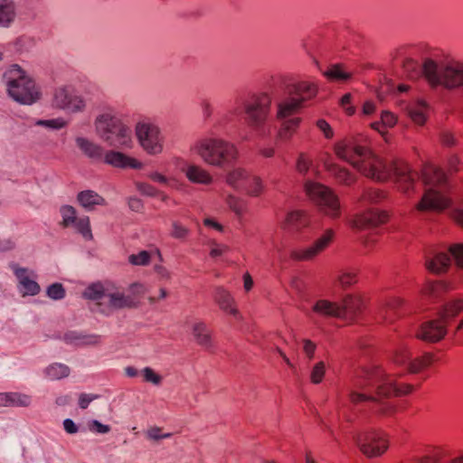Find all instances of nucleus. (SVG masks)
<instances>
[{"label":"nucleus","instance_id":"1","mask_svg":"<svg viewBox=\"0 0 463 463\" xmlns=\"http://www.w3.org/2000/svg\"><path fill=\"white\" fill-rule=\"evenodd\" d=\"M335 153L340 159L355 167L364 176L385 181L393 176L399 189L409 192L419 179V174L402 159L392 161L391 165L374 155L362 137H349L335 145Z\"/></svg>","mask_w":463,"mask_h":463},{"label":"nucleus","instance_id":"2","mask_svg":"<svg viewBox=\"0 0 463 463\" xmlns=\"http://www.w3.org/2000/svg\"><path fill=\"white\" fill-rule=\"evenodd\" d=\"M363 383L355 385L363 390L373 388L372 392H359L353 391L349 394V401L354 404L372 402L373 409L383 416H392L397 412V407L390 402H380L381 399L401 397L412 393L416 387L413 384L400 382L389 375L382 367H373L364 373Z\"/></svg>","mask_w":463,"mask_h":463},{"label":"nucleus","instance_id":"3","mask_svg":"<svg viewBox=\"0 0 463 463\" xmlns=\"http://www.w3.org/2000/svg\"><path fill=\"white\" fill-rule=\"evenodd\" d=\"M7 91L17 102L30 105L40 98V91L34 80L17 64L11 65L5 72Z\"/></svg>","mask_w":463,"mask_h":463},{"label":"nucleus","instance_id":"4","mask_svg":"<svg viewBox=\"0 0 463 463\" xmlns=\"http://www.w3.org/2000/svg\"><path fill=\"white\" fill-rule=\"evenodd\" d=\"M96 130L109 146L129 148L132 146L131 130L111 111L99 115L95 121Z\"/></svg>","mask_w":463,"mask_h":463},{"label":"nucleus","instance_id":"5","mask_svg":"<svg viewBox=\"0 0 463 463\" xmlns=\"http://www.w3.org/2000/svg\"><path fill=\"white\" fill-rule=\"evenodd\" d=\"M423 75L432 87L443 86L447 89L463 88V64L449 62L438 65L433 60L427 59L422 66Z\"/></svg>","mask_w":463,"mask_h":463},{"label":"nucleus","instance_id":"6","mask_svg":"<svg viewBox=\"0 0 463 463\" xmlns=\"http://www.w3.org/2000/svg\"><path fill=\"white\" fill-rule=\"evenodd\" d=\"M76 144L85 156L94 161L104 162L113 167L118 168L129 167L133 169H140L142 167L141 162L120 152L111 150L104 153L103 148L99 145H97L85 137H78L76 139Z\"/></svg>","mask_w":463,"mask_h":463},{"label":"nucleus","instance_id":"7","mask_svg":"<svg viewBox=\"0 0 463 463\" xmlns=\"http://www.w3.org/2000/svg\"><path fill=\"white\" fill-rule=\"evenodd\" d=\"M317 84L309 81H298L287 87L289 98L279 104L278 118H287L298 114L304 103L317 93Z\"/></svg>","mask_w":463,"mask_h":463},{"label":"nucleus","instance_id":"8","mask_svg":"<svg viewBox=\"0 0 463 463\" xmlns=\"http://www.w3.org/2000/svg\"><path fill=\"white\" fill-rule=\"evenodd\" d=\"M195 152L212 165L223 167L230 161V144L219 137H205L194 145Z\"/></svg>","mask_w":463,"mask_h":463},{"label":"nucleus","instance_id":"9","mask_svg":"<svg viewBox=\"0 0 463 463\" xmlns=\"http://www.w3.org/2000/svg\"><path fill=\"white\" fill-rule=\"evenodd\" d=\"M307 194L314 201L326 215L338 218L341 214L338 197L327 186L308 182L305 184Z\"/></svg>","mask_w":463,"mask_h":463},{"label":"nucleus","instance_id":"10","mask_svg":"<svg viewBox=\"0 0 463 463\" xmlns=\"http://www.w3.org/2000/svg\"><path fill=\"white\" fill-rule=\"evenodd\" d=\"M136 136L140 146L151 156L159 155L164 150L165 137L158 126L149 121L138 122Z\"/></svg>","mask_w":463,"mask_h":463},{"label":"nucleus","instance_id":"11","mask_svg":"<svg viewBox=\"0 0 463 463\" xmlns=\"http://www.w3.org/2000/svg\"><path fill=\"white\" fill-rule=\"evenodd\" d=\"M357 445L361 452L367 458L380 457L390 446L388 435L382 430H369L358 434Z\"/></svg>","mask_w":463,"mask_h":463},{"label":"nucleus","instance_id":"12","mask_svg":"<svg viewBox=\"0 0 463 463\" xmlns=\"http://www.w3.org/2000/svg\"><path fill=\"white\" fill-rule=\"evenodd\" d=\"M52 102L53 106L70 112L82 111L86 106L83 98L71 86L56 89Z\"/></svg>","mask_w":463,"mask_h":463},{"label":"nucleus","instance_id":"13","mask_svg":"<svg viewBox=\"0 0 463 463\" xmlns=\"http://www.w3.org/2000/svg\"><path fill=\"white\" fill-rule=\"evenodd\" d=\"M270 104L271 98L266 93L252 97L245 109L247 118L251 126L259 127L266 121Z\"/></svg>","mask_w":463,"mask_h":463},{"label":"nucleus","instance_id":"14","mask_svg":"<svg viewBox=\"0 0 463 463\" xmlns=\"http://www.w3.org/2000/svg\"><path fill=\"white\" fill-rule=\"evenodd\" d=\"M334 237L335 232L332 229H327L322 234V236L313 243V245L307 248L293 250L290 251L289 257L291 260L297 261H307L313 260L331 244Z\"/></svg>","mask_w":463,"mask_h":463},{"label":"nucleus","instance_id":"15","mask_svg":"<svg viewBox=\"0 0 463 463\" xmlns=\"http://www.w3.org/2000/svg\"><path fill=\"white\" fill-rule=\"evenodd\" d=\"M99 306H104L100 311L106 315H109L114 310L132 307L135 305L134 299L124 293V291L116 287L113 283L109 282V288H107L106 299L104 302H99Z\"/></svg>","mask_w":463,"mask_h":463},{"label":"nucleus","instance_id":"16","mask_svg":"<svg viewBox=\"0 0 463 463\" xmlns=\"http://www.w3.org/2000/svg\"><path fill=\"white\" fill-rule=\"evenodd\" d=\"M233 190H240L248 195L258 196L263 190L261 180L241 168L233 169Z\"/></svg>","mask_w":463,"mask_h":463},{"label":"nucleus","instance_id":"17","mask_svg":"<svg viewBox=\"0 0 463 463\" xmlns=\"http://www.w3.org/2000/svg\"><path fill=\"white\" fill-rule=\"evenodd\" d=\"M447 335V325L440 319H432L420 325L417 338L429 343H438Z\"/></svg>","mask_w":463,"mask_h":463},{"label":"nucleus","instance_id":"18","mask_svg":"<svg viewBox=\"0 0 463 463\" xmlns=\"http://www.w3.org/2000/svg\"><path fill=\"white\" fill-rule=\"evenodd\" d=\"M388 221V214L378 209H369L354 216V227L357 229H368L385 223Z\"/></svg>","mask_w":463,"mask_h":463},{"label":"nucleus","instance_id":"19","mask_svg":"<svg viewBox=\"0 0 463 463\" xmlns=\"http://www.w3.org/2000/svg\"><path fill=\"white\" fill-rule=\"evenodd\" d=\"M449 205V200L440 191L429 189L417 205L420 211L442 210Z\"/></svg>","mask_w":463,"mask_h":463},{"label":"nucleus","instance_id":"20","mask_svg":"<svg viewBox=\"0 0 463 463\" xmlns=\"http://www.w3.org/2000/svg\"><path fill=\"white\" fill-rule=\"evenodd\" d=\"M14 272L19 281L23 296H35L40 292L39 284L31 278L27 269L14 266Z\"/></svg>","mask_w":463,"mask_h":463},{"label":"nucleus","instance_id":"21","mask_svg":"<svg viewBox=\"0 0 463 463\" xmlns=\"http://www.w3.org/2000/svg\"><path fill=\"white\" fill-rule=\"evenodd\" d=\"M421 178L425 184L439 188L446 186L447 176L444 171L431 164L425 165L421 171Z\"/></svg>","mask_w":463,"mask_h":463},{"label":"nucleus","instance_id":"22","mask_svg":"<svg viewBox=\"0 0 463 463\" xmlns=\"http://www.w3.org/2000/svg\"><path fill=\"white\" fill-rule=\"evenodd\" d=\"M403 303V299L399 297L388 298L381 307L379 316L384 322L392 323L400 317V308Z\"/></svg>","mask_w":463,"mask_h":463},{"label":"nucleus","instance_id":"23","mask_svg":"<svg viewBox=\"0 0 463 463\" xmlns=\"http://www.w3.org/2000/svg\"><path fill=\"white\" fill-rule=\"evenodd\" d=\"M340 308L342 309V317H353L362 313L364 303L358 295H347L343 298Z\"/></svg>","mask_w":463,"mask_h":463},{"label":"nucleus","instance_id":"24","mask_svg":"<svg viewBox=\"0 0 463 463\" xmlns=\"http://www.w3.org/2000/svg\"><path fill=\"white\" fill-rule=\"evenodd\" d=\"M450 256L449 252H438L428 258L425 263L427 269L434 274L446 272L451 264Z\"/></svg>","mask_w":463,"mask_h":463},{"label":"nucleus","instance_id":"25","mask_svg":"<svg viewBox=\"0 0 463 463\" xmlns=\"http://www.w3.org/2000/svg\"><path fill=\"white\" fill-rule=\"evenodd\" d=\"M77 201L86 210L92 211L96 206L106 205V200L92 190L81 191L77 195Z\"/></svg>","mask_w":463,"mask_h":463},{"label":"nucleus","instance_id":"26","mask_svg":"<svg viewBox=\"0 0 463 463\" xmlns=\"http://www.w3.org/2000/svg\"><path fill=\"white\" fill-rule=\"evenodd\" d=\"M312 310L314 313L324 317H342L340 304L327 299L317 300L314 304Z\"/></svg>","mask_w":463,"mask_h":463},{"label":"nucleus","instance_id":"27","mask_svg":"<svg viewBox=\"0 0 463 463\" xmlns=\"http://www.w3.org/2000/svg\"><path fill=\"white\" fill-rule=\"evenodd\" d=\"M184 172L187 179L194 184L207 185L213 183L211 174L200 165H188Z\"/></svg>","mask_w":463,"mask_h":463},{"label":"nucleus","instance_id":"28","mask_svg":"<svg viewBox=\"0 0 463 463\" xmlns=\"http://www.w3.org/2000/svg\"><path fill=\"white\" fill-rule=\"evenodd\" d=\"M309 224V218L306 212L297 210L288 213L284 226L289 231H300Z\"/></svg>","mask_w":463,"mask_h":463},{"label":"nucleus","instance_id":"29","mask_svg":"<svg viewBox=\"0 0 463 463\" xmlns=\"http://www.w3.org/2000/svg\"><path fill=\"white\" fill-rule=\"evenodd\" d=\"M461 312H463V299H454L442 306L439 311V318L447 325L449 320L454 319Z\"/></svg>","mask_w":463,"mask_h":463},{"label":"nucleus","instance_id":"30","mask_svg":"<svg viewBox=\"0 0 463 463\" xmlns=\"http://www.w3.org/2000/svg\"><path fill=\"white\" fill-rule=\"evenodd\" d=\"M193 336L195 342L205 349L212 347V335L209 328L203 322H195L193 325Z\"/></svg>","mask_w":463,"mask_h":463},{"label":"nucleus","instance_id":"31","mask_svg":"<svg viewBox=\"0 0 463 463\" xmlns=\"http://www.w3.org/2000/svg\"><path fill=\"white\" fill-rule=\"evenodd\" d=\"M446 290V285L441 280L426 281L421 288V297L431 301L438 299Z\"/></svg>","mask_w":463,"mask_h":463},{"label":"nucleus","instance_id":"32","mask_svg":"<svg viewBox=\"0 0 463 463\" xmlns=\"http://www.w3.org/2000/svg\"><path fill=\"white\" fill-rule=\"evenodd\" d=\"M109 282H96L92 283L86 288L83 292V297L87 299L104 302L107 295V288H109Z\"/></svg>","mask_w":463,"mask_h":463},{"label":"nucleus","instance_id":"33","mask_svg":"<svg viewBox=\"0 0 463 463\" xmlns=\"http://www.w3.org/2000/svg\"><path fill=\"white\" fill-rule=\"evenodd\" d=\"M323 75L332 82H346L353 77V73L346 71L342 63L331 65Z\"/></svg>","mask_w":463,"mask_h":463},{"label":"nucleus","instance_id":"34","mask_svg":"<svg viewBox=\"0 0 463 463\" xmlns=\"http://www.w3.org/2000/svg\"><path fill=\"white\" fill-rule=\"evenodd\" d=\"M156 256L160 262L163 261V257L161 251L158 249H155L154 250H141L136 254H131L128 256V262L134 266H146L150 263L153 256Z\"/></svg>","mask_w":463,"mask_h":463},{"label":"nucleus","instance_id":"35","mask_svg":"<svg viewBox=\"0 0 463 463\" xmlns=\"http://www.w3.org/2000/svg\"><path fill=\"white\" fill-rule=\"evenodd\" d=\"M68 344L75 345H97L100 342V336L95 335H82L76 332H70L64 335Z\"/></svg>","mask_w":463,"mask_h":463},{"label":"nucleus","instance_id":"36","mask_svg":"<svg viewBox=\"0 0 463 463\" xmlns=\"http://www.w3.org/2000/svg\"><path fill=\"white\" fill-rule=\"evenodd\" d=\"M428 106L425 101H418L409 106L408 115L410 118L417 125L423 126L427 120Z\"/></svg>","mask_w":463,"mask_h":463},{"label":"nucleus","instance_id":"37","mask_svg":"<svg viewBox=\"0 0 463 463\" xmlns=\"http://www.w3.org/2000/svg\"><path fill=\"white\" fill-rule=\"evenodd\" d=\"M213 299L220 310L226 314L232 313L231 295L228 289L222 287H216L213 292Z\"/></svg>","mask_w":463,"mask_h":463},{"label":"nucleus","instance_id":"38","mask_svg":"<svg viewBox=\"0 0 463 463\" xmlns=\"http://www.w3.org/2000/svg\"><path fill=\"white\" fill-rule=\"evenodd\" d=\"M433 363V354L431 353H425L424 354L414 358L409 364V371L411 373H420L428 367H430Z\"/></svg>","mask_w":463,"mask_h":463},{"label":"nucleus","instance_id":"39","mask_svg":"<svg viewBox=\"0 0 463 463\" xmlns=\"http://www.w3.org/2000/svg\"><path fill=\"white\" fill-rule=\"evenodd\" d=\"M14 18V5L11 0H0V26H8Z\"/></svg>","mask_w":463,"mask_h":463},{"label":"nucleus","instance_id":"40","mask_svg":"<svg viewBox=\"0 0 463 463\" xmlns=\"http://www.w3.org/2000/svg\"><path fill=\"white\" fill-rule=\"evenodd\" d=\"M331 172L337 183L350 186L356 182V177L349 170L339 165H333Z\"/></svg>","mask_w":463,"mask_h":463},{"label":"nucleus","instance_id":"41","mask_svg":"<svg viewBox=\"0 0 463 463\" xmlns=\"http://www.w3.org/2000/svg\"><path fill=\"white\" fill-rule=\"evenodd\" d=\"M45 373L51 380H59L70 374V368L62 364H52L45 369Z\"/></svg>","mask_w":463,"mask_h":463},{"label":"nucleus","instance_id":"42","mask_svg":"<svg viewBox=\"0 0 463 463\" xmlns=\"http://www.w3.org/2000/svg\"><path fill=\"white\" fill-rule=\"evenodd\" d=\"M385 196V193L380 189L368 188L363 192L359 200L363 203H377L383 200Z\"/></svg>","mask_w":463,"mask_h":463},{"label":"nucleus","instance_id":"43","mask_svg":"<svg viewBox=\"0 0 463 463\" xmlns=\"http://www.w3.org/2000/svg\"><path fill=\"white\" fill-rule=\"evenodd\" d=\"M78 232H80L85 240H92V232L90 229V222L88 216L80 217L72 225Z\"/></svg>","mask_w":463,"mask_h":463},{"label":"nucleus","instance_id":"44","mask_svg":"<svg viewBox=\"0 0 463 463\" xmlns=\"http://www.w3.org/2000/svg\"><path fill=\"white\" fill-rule=\"evenodd\" d=\"M300 122H301V118L299 117H295V118H288V119L285 120L282 124L280 130H279V136L283 138L290 137L291 135L299 127Z\"/></svg>","mask_w":463,"mask_h":463},{"label":"nucleus","instance_id":"45","mask_svg":"<svg viewBox=\"0 0 463 463\" xmlns=\"http://www.w3.org/2000/svg\"><path fill=\"white\" fill-rule=\"evenodd\" d=\"M60 213L62 218L61 225L63 227H71L78 219L76 215V210L71 205H63L60 209Z\"/></svg>","mask_w":463,"mask_h":463},{"label":"nucleus","instance_id":"46","mask_svg":"<svg viewBox=\"0 0 463 463\" xmlns=\"http://www.w3.org/2000/svg\"><path fill=\"white\" fill-rule=\"evenodd\" d=\"M31 403V397L24 393L10 392L8 398V406H29Z\"/></svg>","mask_w":463,"mask_h":463},{"label":"nucleus","instance_id":"47","mask_svg":"<svg viewBox=\"0 0 463 463\" xmlns=\"http://www.w3.org/2000/svg\"><path fill=\"white\" fill-rule=\"evenodd\" d=\"M326 373V364L324 362L317 363L311 370L310 381L314 384L320 383Z\"/></svg>","mask_w":463,"mask_h":463},{"label":"nucleus","instance_id":"48","mask_svg":"<svg viewBox=\"0 0 463 463\" xmlns=\"http://www.w3.org/2000/svg\"><path fill=\"white\" fill-rule=\"evenodd\" d=\"M46 294L52 299L60 300L65 297V289L61 283H53L47 288Z\"/></svg>","mask_w":463,"mask_h":463},{"label":"nucleus","instance_id":"49","mask_svg":"<svg viewBox=\"0 0 463 463\" xmlns=\"http://www.w3.org/2000/svg\"><path fill=\"white\" fill-rule=\"evenodd\" d=\"M189 229L183 225L180 222H172L170 235L175 239H185L189 235Z\"/></svg>","mask_w":463,"mask_h":463},{"label":"nucleus","instance_id":"50","mask_svg":"<svg viewBox=\"0 0 463 463\" xmlns=\"http://www.w3.org/2000/svg\"><path fill=\"white\" fill-rule=\"evenodd\" d=\"M141 373L143 375L144 382L151 383L155 385H160L162 383V376L150 367H145Z\"/></svg>","mask_w":463,"mask_h":463},{"label":"nucleus","instance_id":"51","mask_svg":"<svg viewBox=\"0 0 463 463\" xmlns=\"http://www.w3.org/2000/svg\"><path fill=\"white\" fill-rule=\"evenodd\" d=\"M449 252L454 258L457 266L463 269V243L451 245Z\"/></svg>","mask_w":463,"mask_h":463},{"label":"nucleus","instance_id":"52","mask_svg":"<svg viewBox=\"0 0 463 463\" xmlns=\"http://www.w3.org/2000/svg\"><path fill=\"white\" fill-rule=\"evenodd\" d=\"M411 352L407 347L398 349L393 356V361L397 364H403L411 359Z\"/></svg>","mask_w":463,"mask_h":463},{"label":"nucleus","instance_id":"53","mask_svg":"<svg viewBox=\"0 0 463 463\" xmlns=\"http://www.w3.org/2000/svg\"><path fill=\"white\" fill-rule=\"evenodd\" d=\"M137 188L140 194L150 197H156L159 194V190L147 183H137Z\"/></svg>","mask_w":463,"mask_h":463},{"label":"nucleus","instance_id":"54","mask_svg":"<svg viewBox=\"0 0 463 463\" xmlns=\"http://www.w3.org/2000/svg\"><path fill=\"white\" fill-rule=\"evenodd\" d=\"M356 274L354 272H345L338 277V282L343 288L350 287L356 283Z\"/></svg>","mask_w":463,"mask_h":463},{"label":"nucleus","instance_id":"55","mask_svg":"<svg viewBox=\"0 0 463 463\" xmlns=\"http://www.w3.org/2000/svg\"><path fill=\"white\" fill-rule=\"evenodd\" d=\"M172 436L171 433H162V429L159 427H152L146 431V437L149 439L159 440L167 439Z\"/></svg>","mask_w":463,"mask_h":463},{"label":"nucleus","instance_id":"56","mask_svg":"<svg viewBox=\"0 0 463 463\" xmlns=\"http://www.w3.org/2000/svg\"><path fill=\"white\" fill-rule=\"evenodd\" d=\"M351 100L352 95L350 93L345 94L340 99V105L348 116H353L355 112L354 107L351 105Z\"/></svg>","mask_w":463,"mask_h":463},{"label":"nucleus","instance_id":"57","mask_svg":"<svg viewBox=\"0 0 463 463\" xmlns=\"http://www.w3.org/2000/svg\"><path fill=\"white\" fill-rule=\"evenodd\" d=\"M310 165L311 160L305 154H300L297 161V170L301 174H306Z\"/></svg>","mask_w":463,"mask_h":463},{"label":"nucleus","instance_id":"58","mask_svg":"<svg viewBox=\"0 0 463 463\" xmlns=\"http://www.w3.org/2000/svg\"><path fill=\"white\" fill-rule=\"evenodd\" d=\"M65 121L62 118H55V119H49V120H39L37 122V125L52 128L54 129L61 128L65 126Z\"/></svg>","mask_w":463,"mask_h":463},{"label":"nucleus","instance_id":"59","mask_svg":"<svg viewBox=\"0 0 463 463\" xmlns=\"http://www.w3.org/2000/svg\"><path fill=\"white\" fill-rule=\"evenodd\" d=\"M211 246L210 256L213 259L217 260L219 257H222L224 253L228 252L227 247L217 244L214 241L212 242Z\"/></svg>","mask_w":463,"mask_h":463},{"label":"nucleus","instance_id":"60","mask_svg":"<svg viewBox=\"0 0 463 463\" xmlns=\"http://www.w3.org/2000/svg\"><path fill=\"white\" fill-rule=\"evenodd\" d=\"M303 351L306 354L307 357L311 360L314 358L315 352L317 349V345L309 340V339H303Z\"/></svg>","mask_w":463,"mask_h":463},{"label":"nucleus","instance_id":"61","mask_svg":"<svg viewBox=\"0 0 463 463\" xmlns=\"http://www.w3.org/2000/svg\"><path fill=\"white\" fill-rule=\"evenodd\" d=\"M381 122L385 128H392L396 124L397 119L392 112L383 111L381 115Z\"/></svg>","mask_w":463,"mask_h":463},{"label":"nucleus","instance_id":"62","mask_svg":"<svg viewBox=\"0 0 463 463\" xmlns=\"http://www.w3.org/2000/svg\"><path fill=\"white\" fill-rule=\"evenodd\" d=\"M317 127L324 133L326 138L333 137L334 132L330 125L325 119H318L317 121Z\"/></svg>","mask_w":463,"mask_h":463},{"label":"nucleus","instance_id":"63","mask_svg":"<svg viewBox=\"0 0 463 463\" xmlns=\"http://www.w3.org/2000/svg\"><path fill=\"white\" fill-rule=\"evenodd\" d=\"M154 270L160 279L170 280L171 273L165 266L161 264H156L154 266Z\"/></svg>","mask_w":463,"mask_h":463},{"label":"nucleus","instance_id":"64","mask_svg":"<svg viewBox=\"0 0 463 463\" xmlns=\"http://www.w3.org/2000/svg\"><path fill=\"white\" fill-rule=\"evenodd\" d=\"M98 395L81 393L79 397V405L81 409H87L90 403L98 399Z\"/></svg>","mask_w":463,"mask_h":463}]
</instances>
